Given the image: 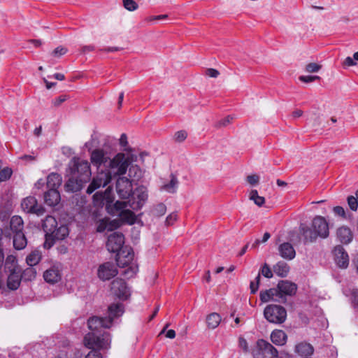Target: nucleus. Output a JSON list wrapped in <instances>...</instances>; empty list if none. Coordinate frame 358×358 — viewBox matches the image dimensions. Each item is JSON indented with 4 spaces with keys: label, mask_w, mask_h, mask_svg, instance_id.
Wrapping results in <instances>:
<instances>
[{
    "label": "nucleus",
    "mask_w": 358,
    "mask_h": 358,
    "mask_svg": "<svg viewBox=\"0 0 358 358\" xmlns=\"http://www.w3.org/2000/svg\"><path fill=\"white\" fill-rule=\"evenodd\" d=\"M136 201H117L113 203L111 199V189L107 188L104 192H98L94 196V201L96 205H106L108 213L113 216H118L121 220L130 224H134L136 220L134 213L128 208L130 207L133 210H139L143 206L144 202L148 199V191L146 187L141 186L137 187L134 192Z\"/></svg>",
    "instance_id": "nucleus-1"
},
{
    "label": "nucleus",
    "mask_w": 358,
    "mask_h": 358,
    "mask_svg": "<svg viewBox=\"0 0 358 358\" xmlns=\"http://www.w3.org/2000/svg\"><path fill=\"white\" fill-rule=\"evenodd\" d=\"M124 308L121 303H114L108 308V316L105 317H92L88 320L87 324L91 332L84 338V342L88 348L106 349L110 347V336L108 333L101 334V328H110L115 319L122 316Z\"/></svg>",
    "instance_id": "nucleus-2"
},
{
    "label": "nucleus",
    "mask_w": 358,
    "mask_h": 358,
    "mask_svg": "<svg viewBox=\"0 0 358 358\" xmlns=\"http://www.w3.org/2000/svg\"><path fill=\"white\" fill-rule=\"evenodd\" d=\"M69 178L65 187L72 192L80 190L83 185L90 180L92 173L90 163L78 157H73L69 164Z\"/></svg>",
    "instance_id": "nucleus-3"
},
{
    "label": "nucleus",
    "mask_w": 358,
    "mask_h": 358,
    "mask_svg": "<svg viewBox=\"0 0 358 358\" xmlns=\"http://www.w3.org/2000/svg\"><path fill=\"white\" fill-rule=\"evenodd\" d=\"M300 233L305 243H313L317 238L324 239L329 236V224L324 217L317 215L312 220L310 227L305 224L300 226Z\"/></svg>",
    "instance_id": "nucleus-4"
},
{
    "label": "nucleus",
    "mask_w": 358,
    "mask_h": 358,
    "mask_svg": "<svg viewBox=\"0 0 358 358\" xmlns=\"http://www.w3.org/2000/svg\"><path fill=\"white\" fill-rule=\"evenodd\" d=\"M134 254L130 247L125 246L116 255L117 265L120 267H127L123 274L127 278L133 277L138 271V266L134 262Z\"/></svg>",
    "instance_id": "nucleus-5"
},
{
    "label": "nucleus",
    "mask_w": 358,
    "mask_h": 358,
    "mask_svg": "<svg viewBox=\"0 0 358 358\" xmlns=\"http://www.w3.org/2000/svg\"><path fill=\"white\" fill-rule=\"evenodd\" d=\"M133 156L119 152L113 158L110 157L106 171L110 173L111 176H123L126 173L130 164L133 162Z\"/></svg>",
    "instance_id": "nucleus-6"
},
{
    "label": "nucleus",
    "mask_w": 358,
    "mask_h": 358,
    "mask_svg": "<svg viewBox=\"0 0 358 358\" xmlns=\"http://www.w3.org/2000/svg\"><path fill=\"white\" fill-rule=\"evenodd\" d=\"M264 317L271 323L282 324L287 317L285 308L278 305H268L264 311Z\"/></svg>",
    "instance_id": "nucleus-7"
},
{
    "label": "nucleus",
    "mask_w": 358,
    "mask_h": 358,
    "mask_svg": "<svg viewBox=\"0 0 358 358\" xmlns=\"http://www.w3.org/2000/svg\"><path fill=\"white\" fill-rule=\"evenodd\" d=\"M276 354L277 349L263 339L258 340L252 350V355L254 358H266L267 355L273 357Z\"/></svg>",
    "instance_id": "nucleus-8"
},
{
    "label": "nucleus",
    "mask_w": 358,
    "mask_h": 358,
    "mask_svg": "<svg viewBox=\"0 0 358 358\" xmlns=\"http://www.w3.org/2000/svg\"><path fill=\"white\" fill-rule=\"evenodd\" d=\"M111 180L112 176L110 173L106 171V170L98 171L96 175L93 178L91 183L87 188L86 192L90 194L96 189L108 185Z\"/></svg>",
    "instance_id": "nucleus-9"
},
{
    "label": "nucleus",
    "mask_w": 358,
    "mask_h": 358,
    "mask_svg": "<svg viewBox=\"0 0 358 358\" xmlns=\"http://www.w3.org/2000/svg\"><path fill=\"white\" fill-rule=\"evenodd\" d=\"M110 159V153L102 148H98L92 150L90 155L91 163L94 166H96L98 169H99L101 166H103L107 169Z\"/></svg>",
    "instance_id": "nucleus-10"
},
{
    "label": "nucleus",
    "mask_w": 358,
    "mask_h": 358,
    "mask_svg": "<svg viewBox=\"0 0 358 358\" xmlns=\"http://www.w3.org/2000/svg\"><path fill=\"white\" fill-rule=\"evenodd\" d=\"M116 191L121 199H129L133 192L131 180L124 176L119 177L116 182Z\"/></svg>",
    "instance_id": "nucleus-11"
},
{
    "label": "nucleus",
    "mask_w": 358,
    "mask_h": 358,
    "mask_svg": "<svg viewBox=\"0 0 358 358\" xmlns=\"http://www.w3.org/2000/svg\"><path fill=\"white\" fill-rule=\"evenodd\" d=\"M124 243V237L122 233L114 232L108 238L106 247L109 252L117 254L121 251Z\"/></svg>",
    "instance_id": "nucleus-12"
},
{
    "label": "nucleus",
    "mask_w": 358,
    "mask_h": 358,
    "mask_svg": "<svg viewBox=\"0 0 358 358\" xmlns=\"http://www.w3.org/2000/svg\"><path fill=\"white\" fill-rule=\"evenodd\" d=\"M111 292L120 299L126 300L130 295V292L126 282L122 279L117 278L111 282Z\"/></svg>",
    "instance_id": "nucleus-13"
},
{
    "label": "nucleus",
    "mask_w": 358,
    "mask_h": 358,
    "mask_svg": "<svg viewBox=\"0 0 358 358\" xmlns=\"http://www.w3.org/2000/svg\"><path fill=\"white\" fill-rule=\"evenodd\" d=\"M21 206L22 210L29 213L41 215L44 213V208L38 204L37 200L34 196H27L22 201Z\"/></svg>",
    "instance_id": "nucleus-14"
},
{
    "label": "nucleus",
    "mask_w": 358,
    "mask_h": 358,
    "mask_svg": "<svg viewBox=\"0 0 358 358\" xmlns=\"http://www.w3.org/2000/svg\"><path fill=\"white\" fill-rule=\"evenodd\" d=\"M69 235V229L67 226L62 224L55 229L52 234H51L44 243L45 248H51L56 240H63Z\"/></svg>",
    "instance_id": "nucleus-15"
},
{
    "label": "nucleus",
    "mask_w": 358,
    "mask_h": 358,
    "mask_svg": "<svg viewBox=\"0 0 358 358\" xmlns=\"http://www.w3.org/2000/svg\"><path fill=\"white\" fill-rule=\"evenodd\" d=\"M276 289L279 295L282 296V302L286 301V296L294 295L296 292L297 286L295 283L288 280H281L278 282Z\"/></svg>",
    "instance_id": "nucleus-16"
},
{
    "label": "nucleus",
    "mask_w": 358,
    "mask_h": 358,
    "mask_svg": "<svg viewBox=\"0 0 358 358\" xmlns=\"http://www.w3.org/2000/svg\"><path fill=\"white\" fill-rule=\"evenodd\" d=\"M117 274L115 265L111 262H106L98 268V276L102 280H108Z\"/></svg>",
    "instance_id": "nucleus-17"
},
{
    "label": "nucleus",
    "mask_w": 358,
    "mask_h": 358,
    "mask_svg": "<svg viewBox=\"0 0 358 358\" xmlns=\"http://www.w3.org/2000/svg\"><path fill=\"white\" fill-rule=\"evenodd\" d=\"M334 255L336 264L340 268H346L349 264V257L348 253L341 245L334 248Z\"/></svg>",
    "instance_id": "nucleus-18"
},
{
    "label": "nucleus",
    "mask_w": 358,
    "mask_h": 358,
    "mask_svg": "<svg viewBox=\"0 0 358 358\" xmlns=\"http://www.w3.org/2000/svg\"><path fill=\"white\" fill-rule=\"evenodd\" d=\"M260 300L262 303H266L270 301L281 303L282 296L279 295L276 288H271L264 291H261L259 294Z\"/></svg>",
    "instance_id": "nucleus-19"
},
{
    "label": "nucleus",
    "mask_w": 358,
    "mask_h": 358,
    "mask_svg": "<svg viewBox=\"0 0 358 358\" xmlns=\"http://www.w3.org/2000/svg\"><path fill=\"white\" fill-rule=\"evenodd\" d=\"M44 280L50 284H55L62 278L61 271L58 266H53L43 273Z\"/></svg>",
    "instance_id": "nucleus-20"
},
{
    "label": "nucleus",
    "mask_w": 358,
    "mask_h": 358,
    "mask_svg": "<svg viewBox=\"0 0 358 358\" xmlns=\"http://www.w3.org/2000/svg\"><path fill=\"white\" fill-rule=\"evenodd\" d=\"M278 252L282 258L287 260H292L296 256V251L293 245L288 242L281 243L278 246Z\"/></svg>",
    "instance_id": "nucleus-21"
},
{
    "label": "nucleus",
    "mask_w": 358,
    "mask_h": 358,
    "mask_svg": "<svg viewBox=\"0 0 358 358\" xmlns=\"http://www.w3.org/2000/svg\"><path fill=\"white\" fill-rule=\"evenodd\" d=\"M45 202L50 206H55L59 203L60 201V194L55 188L49 189L44 195Z\"/></svg>",
    "instance_id": "nucleus-22"
},
{
    "label": "nucleus",
    "mask_w": 358,
    "mask_h": 358,
    "mask_svg": "<svg viewBox=\"0 0 358 358\" xmlns=\"http://www.w3.org/2000/svg\"><path fill=\"white\" fill-rule=\"evenodd\" d=\"M57 226V222L54 217L48 215L45 218V220L43 221L42 227L45 232V238H48L49 236L52 234Z\"/></svg>",
    "instance_id": "nucleus-23"
},
{
    "label": "nucleus",
    "mask_w": 358,
    "mask_h": 358,
    "mask_svg": "<svg viewBox=\"0 0 358 358\" xmlns=\"http://www.w3.org/2000/svg\"><path fill=\"white\" fill-rule=\"evenodd\" d=\"M119 227L118 222L116 220L110 221L108 219L100 220L97 223L96 230L98 232H103L105 230L113 231Z\"/></svg>",
    "instance_id": "nucleus-24"
},
{
    "label": "nucleus",
    "mask_w": 358,
    "mask_h": 358,
    "mask_svg": "<svg viewBox=\"0 0 358 358\" xmlns=\"http://www.w3.org/2000/svg\"><path fill=\"white\" fill-rule=\"evenodd\" d=\"M338 239L344 244L350 243L352 240V234L351 230L347 227H341L337 230Z\"/></svg>",
    "instance_id": "nucleus-25"
},
{
    "label": "nucleus",
    "mask_w": 358,
    "mask_h": 358,
    "mask_svg": "<svg viewBox=\"0 0 358 358\" xmlns=\"http://www.w3.org/2000/svg\"><path fill=\"white\" fill-rule=\"evenodd\" d=\"M313 352V347L306 342H301L295 346V352L299 356H310Z\"/></svg>",
    "instance_id": "nucleus-26"
},
{
    "label": "nucleus",
    "mask_w": 358,
    "mask_h": 358,
    "mask_svg": "<svg viewBox=\"0 0 358 358\" xmlns=\"http://www.w3.org/2000/svg\"><path fill=\"white\" fill-rule=\"evenodd\" d=\"M287 338V334L282 330H274L271 334V340L276 345H284Z\"/></svg>",
    "instance_id": "nucleus-27"
},
{
    "label": "nucleus",
    "mask_w": 358,
    "mask_h": 358,
    "mask_svg": "<svg viewBox=\"0 0 358 358\" xmlns=\"http://www.w3.org/2000/svg\"><path fill=\"white\" fill-rule=\"evenodd\" d=\"M10 273L8 277L7 285L10 289H17L21 282V278L18 273L15 271H10Z\"/></svg>",
    "instance_id": "nucleus-28"
},
{
    "label": "nucleus",
    "mask_w": 358,
    "mask_h": 358,
    "mask_svg": "<svg viewBox=\"0 0 358 358\" xmlns=\"http://www.w3.org/2000/svg\"><path fill=\"white\" fill-rule=\"evenodd\" d=\"M62 181V178L61 175L56 173H52L49 174L47 178V186L50 189L55 188L57 189V188L61 185Z\"/></svg>",
    "instance_id": "nucleus-29"
},
{
    "label": "nucleus",
    "mask_w": 358,
    "mask_h": 358,
    "mask_svg": "<svg viewBox=\"0 0 358 358\" xmlns=\"http://www.w3.org/2000/svg\"><path fill=\"white\" fill-rule=\"evenodd\" d=\"M27 238L22 231L15 233L13 236V246L17 250H22L27 245Z\"/></svg>",
    "instance_id": "nucleus-30"
},
{
    "label": "nucleus",
    "mask_w": 358,
    "mask_h": 358,
    "mask_svg": "<svg viewBox=\"0 0 358 358\" xmlns=\"http://www.w3.org/2000/svg\"><path fill=\"white\" fill-rule=\"evenodd\" d=\"M178 180L176 176L173 174L171 175V180L169 182L164 184L162 187V189L169 192V193H175L178 189Z\"/></svg>",
    "instance_id": "nucleus-31"
},
{
    "label": "nucleus",
    "mask_w": 358,
    "mask_h": 358,
    "mask_svg": "<svg viewBox=\"0 0 358 358\" xmlns=\"http://www.w3.org/2000/svg\"><path fill=\"white\" fill-rule=\"evenodd\" d=\"M273 271L280 277H285L289 271V267L287 263L279 262L273 266Z\"/></svg>",
    "instance_id": "nucleus-32"
},
{
    "label": "nucleus",
    "mask_w": 358,
    "mask_h": 358,
    "mask_svg": "<svg viewBox=\"0 0 358 358\" xmlns=\"http://www.w3.org/2000/svg\"><path fill=\"white\" fill-rule=\"evenodd\" d=\"M221 322V317L217 313H213L206 317V324L209 329H214L218 327Z\"/></svg>",
    "instance_id": "nucleus-33"
},
{
    "label": "nucleus",
    "mask_w": 358,
    "mask_h": 358,
    "mask_svg": "<svg viewBox=\"0 0 358 358\" xmlns=\"http://www.w3.org/2000/svg\"><path fill=\"white\" fill-rule=\"evenodd\" d=\"M23 220L20 216H13L10 222V229L15 233L22 231L23 229Z\"/></svg>",
    "instance_id": "nucleus-34"
},
{
    "label": "nucleus",
    "mask_w": 358,
    "mask_h": 358,
    "mask_svg": "<svg viewBox=\"0 0 358 358\" xmlns=\"http://www.w3.org/2000/svg\"><path fill=\"white\" fill-rule=\"evenodd\" d=\"M41 259V253L39 250L32 251L26 258V262L31 267L36 265Z\"/></svg>",
    "instance_id": "nucleus-35"
},
{
    "label": "nucleus",
    "mask_w": 358,
    "mask_h": 358,
    "mask_svg": "<svg viewBox=\"0 0 358 358\" xmlns=\"http://www.w3.org/2000/svg\"><path fill=\"white\" fill-rule=\"evenodd\" d=\"M249 198L259 207L262 206L265 203L264 197L259 196L257 190L256 189H253L250 192Z\"/></svg>",
    "instance_id": "nucleus-36"
},
{
    "label": "nucleus",
    "mask_w": 358,
    "mask_h": 358,
    "mask_svg": "<svg viewBox=\"0 0 358 358\" xmlns=\"http://www.w3.org/2000/svg\"><path fill=\"white\" fill-rule=\"evenodd\" d=\"M17 264L16 258L14 255H8L5 261V267L8 269L9 271H15Z\"/></svg>",
    "instance_id": "nucleus-37"
},
{
    "label": "nucleus",
    "mask_w": 358,
    "mask_h": 358,
    "mask_svg": "<svg viewBox=\"0 0 358 358\" xmlns=\"http://www.w3.org/2000/svg\"><path fill=\"white\" fill-rule=\"evenodd\" d=\"M122 3L124 8L129 11H134L138 8V3L134 0H122Z\"/></svg>",
    "instance_id": "nucleus-38"
},
{
    "label": "nucleus",
    "mask_w": 358,
    "mask_h": 358,
    "mask_svg": "<svg viewBox=\"0 0 358 358\" xmlns=\"http://www.w3.org/2000/svg\"><path fill=\"white\" fill-rule=\"evenodd\" d=\"M166 211V206L164 203H160L155 206L152 212L155 215H156L157 217H161L165 214Z\"/></svg>",
    "instance_id": "nucleus-39"
},
{
    "label": "nucleus",
    "mask_w": 358,
    "mask_h": 358,
    "mask_svg": "<svg viewBox=\"0 0 358 358\" xmlns=\"http://www.w3.org/2000/svg\"><path fill=\"white\" fill-rule=\"evenodd\" d=\"M13 173L11 169L8 167L3 168L0 171V182L8 180Z\"/></svg>",
    "instance_id": "nucleus-40"
},
{
    "label": "nucleus",
    "mask_w": 358,
    "mask_h": 358,
    "mask_svg": "<svg viewBox=\"0 0 358 358\" xmlns=\"http://www.w3.org/2000/svg\"><path fill=\"white\" fill-rule=\"evenodd\" d=\"M23 275L27 280H31L35 278L36 272L34 268L31 267L25 269L24 271Z\"/></svg>",
    "instance_id": "nucleus-41"
},
{
    "label": "nucleus",
    "mask_w": 358,
    "mask_h": 358,
    "mask_svg": "<svg viewBox=\"0 0 358 358\" xmlns=\"http://www.w3.org/2000/svg\"><path fill=\"white\" fill-rule=\"evenodd\" d=\"M348 203L352 210H357L358 206V199L355 196H350L348 197Z\"/></svg>",
    "instance_id": "nucleus-42"
},
{
    "label": "nucleus",
    "mask_w": 358,
    "mask_h": 358,
    "mask_svg": "<svg viewBox=\"0 0 358 358\" xmlns=\"http://www.w3.org/2000/svg\"><path fill=\"white\" fill-rule=\"evenodd\" d=\"M321 66L316 63H310L306 66V71L308 73H315L320 71Z\"/></svg>",
    "instance_id": "nucleus-43"
},
{
    "label": "nucleus",
    "mask_w": 358,
    "mask_h": 358,
    "mask_svg": "<svg viewBox=\"0 0 358 358\" xmlns=\"http://www.w3.org/2000/svg\"><path fill=\"white\" fill-rule=\"evenodd\" d=\"M261 273L267 278L273 277V273L267 264H264L261 269Z\"/></svg>",
    "instance_id": "nucleus-44"
},
{
    "label": "nucleus",
    "mask_w": 358,
    "mask_h": 358,
    "mask_svg": "<svg viewBox=\"0 0 358 358\" xmlns=\"http://www.w3.org/2000/svg\"><path fill=\"white\" fill-rule=\"evenodd\" d=\"M320 78L318 76H301L299 80L306 83H312L316 80H319Z\"/></svg>",
    "instance_id": "nucleus-45"
},
{
    "label": "nucleus",
    "mask_w": 358,
    "mask_h": 358,
    "mask_svg": "<svg viewBox=\"0 0 358 358\" xmlns=\"http://www.w3.org/2000/svg\"><path fill=\"white\" fill-rule=\"evenodd\" d=\"M68 96L66 95H60L52 101V103L55 107L59 106L63 102L67 100Z\"/></svg>",
    "instance_id": "nucleus-46"
},
{
    "label": "nucleus",
    "mask_w": 358,
    "mask_h": 358,
    "mask_svg": "<svg viewBox=\"0 0 358 358\" xmlns=\"http://www.w3.org/2000/svg\"><path fill=\"white\" fill-rule=\"evenodd\" d=\"M187 136V132L183 130L177 131L174 135L175 140L178 142L183 141L186 139Z\"/></svg>",
    "instance_id": "nucleus-47"
},
{
    "label": "nucleus",
    "mask_w": 358,
    "mask_h": 358,
    "mask_svg": "<svg viewBox=\"0 0 358 358\" xmlns=\"http://www.w3.org/2000/svg\"><path fill=\"white\" fill-rule=\"evenodd\" d=\"M232 120H233V117L228 115L226 117L220 120L217 123L216 126L217 127H225V126L228 125L229 124H230L232 122Z\"/></svg>",
    "instance_id": "nucleus-48"
},
{
    "label": "nucleus",
    "mask_w": 358,
    "mask_h": 358,
    "mask_svg": "<svg viewBox=\"0 0 358 358\" xmlns=\"http://www.w3.org/2000/svg\"><path fill=\"white\" fill-rule=\"evenodd\" d=\"M66 52H67L66 48L62 47V46H59L54 50V51L52 52V55L55 57H59L65 55L66 53Z\"/></svg>",
    "instance_id": "nucleus-49"
},
{
    "label": "nucleus",
    "mask_w": 358,
    "mask_h": 358,
    "mask_svg": "<svg viewBox=\"0 0 358 358\" xmlns=\"http://www.w3.org/2000/svg\"><path fill=\"white\" fill-rule=\"evenodd\" d=\"M259 177L257 175H250L247 177V181L252 185H255L259 182Z\"/></svg>",
    "instance_id": "nucleus-50"
},
{
    "label": "nucleus",
    "mask_w": 358,
    "mask_h": 358,
    "mask_svg": "<svg viewBox=\"0 0 358 358\" xmlns=\"http://www.w3.org/2000/svg\"><path fill=\"white\" fill-rule=\"evenodd\" d=\"M333 211L336 215L345 217V211L344 208L341 206H336L334 208Z\"/></svg>",
    "instance_id": "nucleus-51"
},
{
    "label": "nucleus",
    "mask_w": 358,
    "mask_h": 358,
    "mask_svg": "<svg viewBox=\"0 0 358 358\" xmlns=\"http://www.w3.org/2000/svg\"><path fill=\"white\" fill-rule=\"evenodd\" d=\"M177 220V215L174 213L169 215L166 219V225H172Z\"/></svg>",
    "instance_id": "nucleus-52"
},
{
    "label": "nucleus",
    "mask_w": 358,
    "mask_h": 358,
    "mask_svg": "<svg viewBox=\"0 0 358 358\" xmlns=\"http://www.w3.org/2000/svg\"><path fill=\"white\" fill-rule=\"evenodd\" d=\"M85 358H102V357L99 351L92 350L85 356Z\"/></svg>",
    "instance_id": "nucleus-53"
},
{
    "label": "nucleus",
    "mask_w": 358,
    "mask_h": 358,
    "mask_svg": "<svg viewBox=\"0 0 358 358\" xmlns=\"http://www.w3.org/2000/svg\"><path fill=\"white\" fill-rule=\"evenodd\" d=\"M206 73L210 78H217L219 75V71L215 69H208Z\"/></svg>",
    "instance_id": "nucleus-54"
},
{
    "label": "nucleus",
    "mask_w": 358,
    "mask_h": 358,
    "mask_svg": "<svg viewBox=\"0 0 358 358\" xmlns=\"http://www.w3.org/2000/svg\"><path fill=\"white\" fill-rule=\"evenodd\" d=\"M356 64L357 63L355 62L354 58L350 57H347L343 62V65L345 66H355Z\"/></svg>",
    "instance_id": "nucleus-55"
},
{
    "label": "nucleus",
    "mask_w": 358,
    "mask_h": 358,
    "mask_svg": "<svg viewBox=\"0 0 358 358\" xmlns=\"http://www.w3.org/2000/svg\"><path fill=\"white\" fill-rule=\"evenodd\" d=\"M168 17L167 15H159L156 16H150L147 18V20L149 22L153 21V20H165Z\"/></svg>",
    "instance_id": "nucleus-56"
},
{
    "label": "nucleus",
    "mask_w": 358,
    "mask_h": 358,
    "mask_svg": "<svg viewBox=\"0 0 358 358\" xmlns=\"http://www.w3.org/2000/svg\"><path fill=\"white\" fill-rule=\"evenodd\" d=\"M127 144V136L125 134H122L120 138V145L122 147H126Z\"/></svg>",
    "instance_id": "nucleus-57"
},
{
    "label": "nucleus",
    "mask_w": 358,
    "mask_h": 358,
    "mask_svg": "<svg viewBox=\"0 0 358 358\" xmlns=\"http://www.w3.org/2000/svg\"><path fill=\"white\" fill-rule=\"evenodd\" d=\"M94 50V46L92 45H84L82 47V52L85 54L89 52L93 51Z\"/></svg>",
    "instance_id": "nucleus-58"
},
{
    "label": "nucleus",
    "mask_w": 358,
    "mask_h": 358,
    "mask_svg": "<svg viewBox=\"0 0 358 358\" xmlns=\"http://www.w3.org/2000/svg\"><path fill=\"white\" fill-rule=\"evenodd\" d=\"M239 345L245 351L248 349V343L247 341L243 338H239Z\"/></svg>",
    "instance_id": "nucleus-59"
},
{
    "label": "nucleus",
    "mask_w": 358,
    "mask_h": 358,
    "mask_svg": "<svg viewBox=\"0 0 358 358\" xmlns=\"http://www.w3.org/2000/svg\"><path fill=\"white\" fill-rule=\"evenodd\" d=\"M250 288L252 294H255L257 292L259 288V285L255 282V281H252L250 285Z\"/></svg>",
    "instance_id": "nucleus-60"
},
{
    "label": "nucleus",
    "mask_w": 358,
    "mask_h": 358,
    "mask_svg": "<svg viewBox=\"0 0 358 358\" xmlns=\"http://www.w3.org/2000/svg\"><path fill=\"white\" fill-rule=\"evenodd\" d=\"M353 302L358 305V289H355L352 293Z\"/></svg>",
    "instance_id": "nucleus-61"
},
{
    "label": "nucleus",
    "mask_w": 358,
    "mask_h": 358,
    "mask_svg": "<svg viewBox=\"0 0 358 358\" xmlns=\"http://www.w3.org/2000/svg\"><path fill=\"white\" fill-rule=\"evenodd\" d=\"M166 336L169 338H174L176 337V331L173 329H170L166 332Z\"/></svg>",
    "instance_id": "nucleus-62"
},
{
    "label": "nucleus",
    "mask_w": 358,
    "mask_h": 358,
    "mask_svg": "<svg viewBox=\"0 0 358 358\" xmlns=\"http://www.w3.org/2000/svg\"><path fill=\"white\" fill-rule=\"evenodd\" d=\"M303 115V111L301 110H296L292 113V117L294 118H297L301 117Z\"/></svg>",
    "instance_id": "nucleus-63"
},
{
    "label": "nucleus",
    "mask_w": 358,
    "mask_h": 358,
    "mask_svg": "<svg viewBox=\"0 0 358 358\" xmlns=\"http://www.w3.org/2000/svg\"><path fill=\"white\" fill-rule=\"evenodd\" d=\"M54 78L58 80H64L65 79L64 75L59 73H55Z\"/></svg>",
    "instance_id": "nucleus-64"
}]
</instances>
